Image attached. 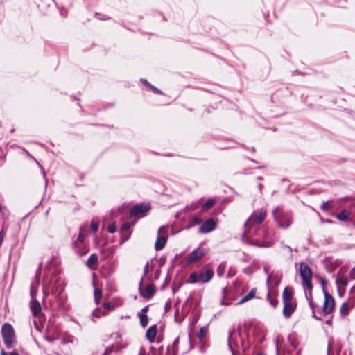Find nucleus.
<instances>
[{"label":"nucleus","instance_id":"obj_1","mask_svg":"<svg viewBox=\"0 0 355 355\" xmlns=\"http://www.w3.org/2000/svg\"><path fill=\"white\" fill-rule=\"evenodd\" d=\"M227 344L232 355H241L245 352L244 341L239 328H233L229 331Z\"/></svg>","mask_w":355,"mask_h":355},{"label":"nucleus","instance_id":"obj_2","mask_svg":"<svg viewBox=\"0 0 355 355\" xmlns=\"http://www.w3.org/2000/svg\"><path fill=\"white\" fill-rule=\"evenodd\" d=\"M272 216L278 227L282 229H288L291 224V214L284 211L279 207H277L272 212Z\"/></svg>","mask_w":355,"mask_h":355},{"label":"nucleus","instance_id":"obj_3","mask_svg":"<svg viewBox=\"0 0 355 355\" xmlns=\"http://www.w3.org/2000/svg\"><path fill=\"white\" fill-rule=\"evenodd\" d=\"M214 274V270L211 268L207 269L205 272H193L190 274L188 279V283L205 284L209 282L213 278Z\"/></svg>","mask_w":355,"mask_h":355},{"label":"nucleus","instance_id":"obj_4","mask_svg":"<svg viewBox=\"0 0 355 355\" xmlns=\"http://www.w3.org/2000/svg\"><path fill=\"white\" fill-rule=\"evenodd\" d=\"M266 214L265 209L254 211L245 223V228L250 231L254 227L261 224L266 217Z\"/></svg>","mask_w":355,"mask_h":355},{"label":"nucleus","instance_id":"obj_5","mask_svg":"<svg viewBox=\"0 0 355 355\" xmlns=\"http://www.w3.org/2000/svg\"><path fill=\"white\" fill-rule=\"evenodd\" d=\"M299 272L302 280V286L310 289L312 284V271L310 267L306 263L302 262L300 263Z\"/></svg>","mask_w":355,"mask_h":355},{"label":"nucleus","instance_id":"obj_6","mask_svg":"<svg viewBox=\"0 0 355 355\" xmlns=\"http://www.w3.org/2000/svg\"><path fill=\"white\" fill-rule=\"evenodd\" d=\"M2 337L7 348H11L15 340V332L12 326L8 323L3 325L1 329Z\"/></svg>","mask_w":355,"mask_h":355},{"label":"nucleus","instance_id":"obj_7","mask_svg":"<svg viewBox=\"0 0 355 355\" xmlns=\"http://www.w3.org/2000/svg\"><path fill=\"white\" fill-rule=\"evenodd\" d=\"M168 227H161L158 230V236L155 244V248L157 251L161 250L165 246L167 241V230Z\"/></svg>","mask_w":355,"mask_h":355},{"label":"nucleus","instance_id":"obj_8","mask_svg":"<svg viewBox=\"0 0 355 355\" xmlns=\"http://www.w3.org/2000/svg\"><path fill=\"white\" fill-rule=\"evenodd\" d=\"M207 252V250L203 247H198L193 250L187 257V263L191 264L192 263L202 258Z\"/></svg>","mask_w":355,"mask_h":355},{"label":"nucleus","instance_id":"obj_9","mask_svg":"<svg viewBox=\"0 0 355 355\" xmlns=\"http://www.w3.org/2000/svg\"><path fill=\"white\" fill-rule=\"evenodd\" d=\"M324 302L323 304V313L325 315L330 314L334 309L335 302L331 294L324 290Z\"/></svg>","mask_w":355,"mask_h":355},{"label":"nucleus","instance_id":"obj_10","mask_svg":"<svg viewBox=\"0 0 355 355\" xmlns=\"http://www.w3.org/2000/svg\"><path fill=\"white\" fill-rule=\"evenodd\" d=\"M150 209L148 204H136L130 209V214L131 216H143L144 214Z\"/></svg>","mask_w":355,"mask_h":355},{"label":"nucleus","instance_id":"obj_11","mask_svg":"<svg viewBox=\"0 0 355 355\" xmlns=\"http://www.w3.org/2000/svg\"><path fill=\"white\" fill-rule=\"evenodd\" d=\"M216 221L213 218H210L201 224L199 232L200 233L207 234L213 231L216 228Z\"/></svg>","mask_w":355,"mask_h":355},{"label":"nucleus","instance_id":"obj_12","mask_svg":"<svg viewBox=\"0 0 355 355\" xmlns=\"http://www.w3.org/2000/svg\"><path fill=\"white\" fill-rule=\"evenodd\" d=\"M139 291H140V295L143 297H144L146 299H150L153 296V295L155 293V286L152 284H148L146 287L144 291H142L141 287L140 286Z\"/></svg>","mask_w":355,"mask_h":355},{"label":"nucleus","instance_id":"obj_13","mask_svg":"<svg viewBox=\"0 0 355 355\" xmlns=\"http://www.w3.org/2000/svg\"><path fill=\"white\" fill-rule=\"evenodd\" d=\"M157 335V327L156 325H152L150 326L146 332V337L147 340L153 343L155 340V337Z\"/></svg>","mask_w":355,"mask_h":355},{"label":"nucleus","instance_id":"obj_14","mask_svg":"<svg viewBox=\"0 0 355 355\" xmlns=\"http://www.w3.org/2000/svg\"><path fill=\"white\" fill-rule=\"evenodd\" d=\"M283 314L286 318H289L295 310V305L291 302H284Z\"/></svg>","mask_w":355,"mask_h":355},{"label":"nucleus","instance_id":"obj_15","mask_svg":"<svg viewBox=\"0 0 355 355\" xmlns=\"http://www.w3.org/2000/svg\"><path fill=\"white\" fill-rule=\"evenodd\" d=\"M31 309L34 316H38L41 313L42 309L38 300H33L31 302Z\"/></svg>","mask_w":355,"mask_h":355},{"label":"nucleus","instance_id":"obj_16","mask_svg":"<svg viewBox=\"0 0 355 355\" xmlns=\"http://www.w3.org/2000/svg\"><path fill=\"white\" fill-rule=\"evenodd\" d=\"M256 294V290L252 289L246 295L243 296L236 304H243L254 297Z\"/></svg>","mask_w":355,"mask_h":355},{"label":"nucleus","instance_id":"obj_17","mask_svg":"<svg viewBox=\"0 0 355 355\" xmlns=\"http://www.w3.org/2000/svg\"><path fill=\"white\" fill-rule=\"evenodd\" d=\"M292 295V291L286 287L282 293L283 302H291Z\"/></svg>","mask_w":355,"mask_h":355},{"label":"nucleus","instance_id":"obj_18","mask_svg":"<svg viewBox=\"0 0 355 355\" xmlns=\"http://www.w3.org/2000/svg\"><path fill=\"white\" fill-rule=\"evenodd\" d=\"M247 243L250 245L257 246L259 248H268V247L270 246V245H271V243L270 241L254 242V241H247Z\"/></svg>","mask_w":355,"mask_h":355},{"label":"nucleus","instance_id":"obj_19","mask_svg":"<svg viewBox=\"0 0 355 355\" xmlns=\"http://www.w3.org/2000/svg\"><path fill=\"white\" fill-rule=\"evenodd\" d=\"M98 256L96 254H92L87 259V265L91 268L93 266L97 264Z\"/></svg>","mask_w":355,"mask_h":355},{"label":"nucleus","instance_id":"obj_20","mask_svg":"<svg viewBox=\"0 0 355 355\" xmlns=\"http://www.w3.org/2000/svg\"><path fill=\"white\" fill-rule=\"evenodd\" d=\"M138 317L139 318V322L142 327H146L148 323V315L143 313H138Z\"/></svg>","mask_w":355,"mask_h":355},{"label":"nucleus","instance_id":"obj_21","mask_svg":"<svg viewBox=\"0 0 355 355\" xmlns=\"http://www.w3.org/2000/svg\"><path fill=\"white\" fill-rule=\"evenodd\" d=\"M349 215H350V212L349 211L343 210L340 213H339L336 216V218L338 219L339 220L345 221L348 218Z\"/></svg>","mask_w":355,"mask_h":355},{"label":"nucleus","instance_id":"obj_22","mask_svg":"<svg viewBox=\"0 0 355 355\" xmlns=\"http://www.w3.org/2000/svg\"><path fill=\"white\" fill-rule=\"evenodd\" d=\"M215 204L214 199H208L202 206V210H208L211 208Z\"/></svg>","mask_w":355,"mask_h":355},{"label":"nucleus","instance_id":"obj_23","mask_svg":"<svg viewBox=\"0 0 355 355\" xmlns=\"http://www.w3.org/2000/svg\"><path fill=\"white\" fill-rule=\"evenodd\" d=\"M84 240H85V236L80 232L77 240L74 242L73 247L76 248L78 245H84Z\"/></svg>","mask_w":355,"mask_h":355},{"label":"nucleus","instance_id":"obj_24","mask_svg":"<svg viewBox=\"0 0 355 355\" xmlns=\"http://www.w3.org/2000/svg\"><path fill=\"white\" fill-rule=\"evenodd\" d=\"M76 251V253L79 255V256H83L84 254H85L87 252V249L86 248L85 245H78L76 248H74Z\"/></svg>","mask_w":355,"mask_h":355},{"label":"nucleus","instance_id":"obj_25","mask_svg":"<svg viewBox=\"0 0 355 355\" xmlns=\"http://www.w3.org/2000/svg\"><path fill=\"white\" fill-rule=\"evenodd\" d=\"M304 294L308 302L312 301V289L313 285L311 284V288L310 289L307 288L306 286H303Z\"/></svg>","mask_w":355,"mask_h":355},{"label":"nucleus","instance_id":"obj_26","mask_svg":"<svg viewBox=\"0 0 355 355\" xmlns=\"http://www.w3.org/2000/svg\"><path fill=\"white\" fill-rule=\"evenodd\" d=\"M207 329L206 327H202L200 328L199 331L197 334V336H198V339L200 340V341H202L203 340V338H205V336L207 334Z\"/></svg>","mask_w":355,"mask_h":355},{"label":"nucleus","instance_id":"obj_27","mask_svg":"<svg viewBox=\"0 0 355 355\" xmlns=\"http://www.w3.org/2000/svg\"><path fill=\"white\" fill-rule=\"evenodd\" d=\"M267 298L269 300L270 304L275 308L278 304V300L276 297L272 298L270 295V293L268 294Z\"/></svg>","mask_w":355,"mask_h":355},{"label":"nucleus","instance_id":"obj_28","mask_svg":"<svg viewBox=\"0 0 355 355\" xmlns=\"http://www.w3.org/2000/svg\"><path fill=\"white\" fill-rule=\"evenodd\" d=\"M94 295L95 301L98 304V300H99L101 298V296H102V293H101V290L96 288L94 290Z\"/></svg>","mask_w":355,"mask_h":355},{"label":"nucleus","instance_id":"obj_29","mask_svg":"<svg viewBox=\"0 0 355 355\" xmlns=\"http://www.w3.org/2000/svg\"><path fill=\"white\" fill-rule=\"evenodd\" d=\"M337 284H340L343 286H347L348 284V279L347 277H341L339 279L336 280Z\"/></svg>","mask_w":355,"mask_h":355},{"label":"nucleus","instance_id":"obj_30","mask_svg":"<svg viewBox=\"0 0 355 355\" xmlns=\"http://www.w3.org/2000/svg\"><path fill=\"white\" fill-rule=\"evenodd\" d=\"M90 228L93 233H96L98 229V223L92 220L90 224Z\"/></svg>","mask_w":355,"mask_h":355},{"label":"nucleus","instance_id":"obj_31","mask_svg":"<svg viewBox=\"0 0 355 355\" xmlns=\"http://www.w3.org/2000/svg\"><path fill=\"white\" fill-rule=\"evenodd\" d=\"M130 223H123V225H122L121 227V232H127L129 230V229L130 228Z\"/></svg>","mask_w":355,"mask_h":355},{"label":"nucleus","instance_id":"obj_32","mask_svg":"<svg viewBox=\"0 0 355 355\" xmlns=\"http://www.w3.org/2000/svg\"><path fill=\"white\" fill-rule=\"evenodd\" d=\"M116 231V226L115 223H112L109 225L107 227V232L110 233H114Z\"/></svg>","mask_w":355,"mask_h":355},{"label":"nucleus","instance_id":"obj_33","mask_svg":"<svg viewBox=\"0 0 355 355\" xmlns=\"http://www.w3.org/2000/svg\"><path fill=\"white\" fill-rule=\"evenodd\" d=\"M104 311H101V309H95L93 311V315L96 316V317H100L101 315H103L104 314Z\"/></svg>","mask_w":355,"mask_h":355},{"label":"nucleus","instance_id":"obj_34","mask_svg":"<svg viewBox=\"0 0 355 355\" xmlns=\"http://www.w3.org/2000/svg\"><path fill=\"white\" fill-rule=\"evenodd\" d=\"M36 292H37V289L34 288L33 286L32 285L31 286V295L32 300H36L35 299Z\"/></svg>","mask_w":355,"mask_h":355},{"label":"nucleus","instance_id":"obj_35","mask_svg":"<svg viewBox=\"0 0 355 355\" xmlns=\"http://www.w3.org/2000/svg\"><path fill=\"white\" fill-rule=\"evenodd\" d=\"M192 221L195 225H198L202 223V220L199 216H193L192 218Z\"/></svg>","mask_w":355,"mask_h":355},{"label":"nucleus","instance_id":"obj_36","mask_svg":"<svg viewBox=\"0 0 355 355\" xmlns=\"http://www.w3.org/2000/svg\"><path fill=\"white\" fill-rule=\"evenodd\" d=\"M309 306H310V308L312 309L313 311V317L316 318V319H320L318 317H317L315 314V312H314V304H313V300L312 301H309Z\"/></svg>","mask_w":355,"mask_h":355},{"label":"nucleus","instance_id":"obj_37","mask_svg":"<svg viewBox=\"0 0 355 355\" xmlns=\"http://www.w3.org/2000/svg\"><path fill=\"white\" fill-rule=\"evenodd\" d=\"M321 209L323 211H327L329 209V202H323L320 206Z\"/></svg>","mask_w":355,"mask_h":355},{"label":"nucleus","instance_id":"obj_38","mask_svg":"<svg viewBox=\"0 0 355 355\" xmlns=\"http://www.w3.org/2000/svg\"><path fill=\"white\" fill-rule=\"evenodd\" d=\"M1 355H19V354L15 351L11 352L10 353H7L2 350L1 352Z\"/></svg>","mask_w":355,"mask_h":355},{"label":"nucleus","instance_id":"obj_39","mask_svg":"<svg viewBox=\"0 0 355 355\" xmlns=\"http://www.w3.org/2000/svg\"><path fill=\"white\" fill-rule=\"evenodd\" d=\"M114 349V346L107 347L105 352L103 355H109Z\"/></svg>","mask_w":355,"mask_h":355},{"label":"nucleus","instance_id":"obj_40","mask_svg":"<svg viewBox=\"0 0 355 355\" xmlns=\"http://www.w3.org/2000/svg\"><path fill=\"white\" fill-rule=\"evenodd\" d=\"M104 307L107 309L110 310L113 309L114 305L110 302L104 303Z\"/></svg>","mask_w":355,"mask_h":355},{"label":"nucleus","instance_id":"obj_41","mask_svg":"<svg viewBox=\"0 0 355 355\" xmlns=\"http://www.w3.org/2000/svg\"><path fill=\"white\" fill-rule=\"evenodd\" d=\"M349 308V306L348 304H347L346 303H343L340 307V312L343 313V311H345V310H347Z\"/></svg>","mask_w":355,"mask_h":355},{"label":"nucleus","instance_id":"obj_42","mask_svg":"<svg viewBox=\"0 0 355 355\" xmlns=\"http://www.w3.org/2000/svg\"><path fill=\"white\" fill-rule=\"evenodd\" d=\"M154 92L157 93V94H162V92L159 89H157V87L153 86L152 85H150L149 87Z\"/></svg>","mask_w":355,"mask_h":355},{"label":"nucleus","instance_id":"obj_43","mask_svg":"<svg viewBox=\"0 0 355 355\" xmlns=\"http://www.w3.org/2000/svg\"><path fill=\"white\" fill-rule=\"evenodd\" d=\"M349 276L351 279H355V268H352L349 272Z\"/></svg>","mask_w":355,"mask_h":355},{"label":"nucleus","instance_id":"obj_44","mask_svg":"<svg viewBox=\"0 0 355 355\" xmlns=\"http://www.w3.org/2000/svg\"><path fill=\"white\" fill-rule=\"evenodd\" d=\"M282 248H286V250H288L290 252V253H291L293 250L289 245H284L283 243L282 244Z\"/></svg>","mask_w":355,"mask_h":355},{"label":"nucleus","instance_id":"obj_45","mask_svg":"<svg viewBox=\"0 0 355 355\" xmlns=\"http://www.w3.org/2000/svg\"><path fill=\"white\" fill-rule=\"evenodd\" d=\"M275 285L276 286L279 285V284L280 283V281H281V277H279L278 276H275Z\"/></svg>","mask_w":355,"mask_h":355},{"label":"nucleus","instance_id":"obj_46","mask_svg":"<svg viewBox=\"0 0 355 355\" xmlns=\"http://www.w3.org/2000/svg\"><path fill=\"white\" fill-rule=\"evenodd\" d=\"M148 310V306H146L145 307H144L141 311L139 312V313H145L146 312H147Z\"/></svg>","mask_w":355,"mask_h":355},{"label":"nucleus","instance_id":"obj_47","mask_svg":"<svg viewBox=\"0 0 355 355\" xmlns=\"http://www.w3.org/2000/svg\"><path fill=\"white\" fill-rule=\"evenodd\" d=\"M141 81L148 87H150V85H151L147 80L144 79H141Z\"/></svg>","mask_w":355,"mask_h":355},{"label":"nucleus","instance_id":"obj_48","mask_svg":"<svg viewBox=\"0 0 355 355\" xmlns=\"http://www.w3.org/2000/svg\"><path fill=\"white\" fill-rule=\"evenodd\" d=\"M148 263H147L144 268V275H146L148 272Z\"/></svg>","mask_w":355,"mask_h":355},{"label":"nucleus","instance_id":"obj_49","mask_svg":"<svg viewBox=\"0 0 355 355\" xmlns=\"http://www.w3.org/2000/svg\"><path fill=\"white\" fill-rule=\"evenodd\" d=\"M146 352L144 349H141L138 355H145Z\"/></svg>","mask_w":355,"mask_h":355},{"label":"nucleus","instance_id":"obj_50","mask_svg":"<svg viewBox=\"0 0 355 355\" xmlns=\"http://www.w3.org/2000/svg\"><path fill=\"white\" fill-rule=\"evenodd\" d=\"M178 342H179V338H176L174 342H173V346L176 345L178 344Z\"/></svg>","mask_w":355,"mask_h":355},{"label":"nucleus","instance_id":"obj_51","mask_svg":"<svg viewBox=\"0 0 355 355\" xmlns=\"http://www.w3.org/2000/svg\"><path fill=\"white\" fill-rule=\"evenodd\" d=\"M34 324H35V328H36L38 331H40L39 326H38V324H37V322H36V321H35V322H34Z\"/></svg>","mask_w":355,"mask_h":355},{"label":"nucleus","instance_id":"obj_52","mask_svg":"<svg viewBox=\"0 0 355 355\" xmlns=\"http://www.w3.org/2000/svg\"><path fill=\"white\" fill-rule=\"evenodd\" d=\"M262 188H263V184H259V189L261 192Z\"/></svg>","mask_w":355,"mask_h":355},{"label":"nucleus","instance_id":"obj_53","mask_svg":"<svg viewBox=\"0 0 355 355\" xmlns=\"http://www.w3.org/2000/svg\"><path fill=\"white\" fill-rule=\"evenodd\" d=\"M219 269H220V267H219V268H218V275L219 276H221V275H222V274H221L220 271L219 270Z\"/></svg>","mask_w":355,"mask_h":355},{"label":"nucleus","instance_id":"obj_54","mask_svg":"<svg viewBox=\"0 0 355 355\" xmlns=\"http://www.w3.org/2000/svg\"><path fill=\"white\" fill-rule=\"evenodd\" d=\"M221 304L226 305L227 304L225 302L224 300H221Z\"/></svg>","mask_w":355,"mask_h":355},{"label":"nucleus","instance_id":"obj_55","mask_svg":"<svg viewBox=\"0 0 355 355\" xmlns=\"http://www.w3.org/2000/svg\"><path fill=\"white\" fill-rule=\"evenodd\" d=\"M36 278H37V283L38 284V282H39V275H36Z\"/></svg>","mask_w":355,"mask_h":355},{"label":"nucleus","instance_id":"obj_56","mask_svg":"<svg viewBox=\"0 0 355 355\" xmlns=\"http://www.w3.org/2000/svg\"><path fill=\"white\" fill-rule=\"evenodd\" d=\"M257 180H263V178H262V177H261V176H259V177H257Z\"/></svg>","mask_w":355,"mask_h":355},{"label":"nucleus","instance_id":"obj_57","mask_svg":"<svg viewBox=\"0 0 355 355\" xmlns=\"http://www.w3.org/2000/svg\"><path fill=\"white\" fill-rule=\"evenodd\" d=\"M263 231L264 234H266V229L265 227H263Z\"/></svg>","mask_w":355,"mask_h":355},{"label":"nucleus","instance_id":"obj_58","mask_svg":"<svg viewBox=\"0 0 355 355\" xmlns=\"http://www.w3.org/2000/svg\"><path fill=\"white\" fill-rule=\"evenodd\" d=\"M326 323H327V324H330V323H331V321H330V320H327V321L326 322Z\"/></svg>","mask_w":355,"mask_h":355},{"label":"nucleus","instance_id":"obj_59","mask_svg":"<svg viewBox=\"0 0 355 355\" xmlns=\"http://www.w3.org/2000/svg\"><path fill=\"white\" fill-rule=\"evenodd\" d=\"M269 281H270V277H268L267 279V283H269Z\"/></svg>","mask_w":355,"mask_h":355},{"label":"nucleus","instance_id":"obj_60","mask_svg":"<svg viewBox=\"0 0 355 355\" xmlns=\"http://www.w3.org/2000/svg\"><path fill=\"white\" fill-rule=\"evenodd\" d=\"M126 240H128V237H126L125 239H124L123 240V242H124V241H126Z\"/></svg>","mask_w":355,"mask_h":355},{"label":"nucleus","instance_id":"obj_61","mask_svg":"<svg viewBox=\"0 0 355 355\" xmlns=\"http://www.w3.org/2000/svg\"><path fill=\"white\" fill-rule=\"evenodd\" d=\"M189 338L191 340V334H189Z\"/></svg>","mask_w":355,"mask_h":355},{"label":"nucleus","instance_id":"obj_62","mask_svg":"<svg viewBox=\"0 0 355 355\" xmlns=\"http://www.w3.org/2000/svg\"><path fill=\"white\" fill-rule=\"evenodd\" d=\"M346 198H347V197H345V198H342L340 199V200H343L346 199Z\"/></svg>","mask_w":355,"mask_h":355},{"label":"nucleus","instance_id":"obj_63","mask_svg":"<svg viewBox=\"0 0 355 355\" xmlns=\"http://www.w3.org/2000/svg\"><path fill=\"white\" fill-rule=\"evenodd\" d=\"M14 131H15V129H12V130H11V132H14Z\"/></svg>","mask_w":355,"mask_h":355},{"label":"nucleus","instance_id":"obj_64","mask_svg":"<svg viewBox=\"0 0 355 355\" xmlns=\"http://www.w3.org/2000/svg\"><path fill=\"white\" fill-rule=\"evenodd\" d=\"M257 355H263V354H257Z\"/></svg>","mask_w":355,"mask_h":355}]
</instances>
